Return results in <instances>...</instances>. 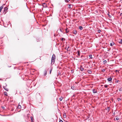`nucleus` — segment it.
I'll list each match as a JSON object with an SVG mask.
<instances>
[{"label":"nucleus","instance_id":"f257e3e1","mask_svg":"<svg viewBox=\"0 0 122 122\" xmlns=\"http://www.w3.org/2000/svg\"><path fill=\"white\" fill-rule=\"evenodd\" d=\"M56 59V56L55 54H53L52 56V58L51 60V64H53L55 61Z\"/></svg>","mask_w":122,"mask_h":122},{"label":"nucleus","instance_id":"f03ea898","mask_svg":"<svg viewBox=\"0 0 122 122\" xmlns=\"http://www.w3.org/2000/svg\"><path fill=\"white\" fill-rule=\"evenodd\" d=\"M8 9V8L7 7H5L4 8V10L3 13L4 14H5L7 12V11Z\"/></svg>","mask_w":122,"mask_h":122},{"label":"nucleus","instance_id":"7ed1b4c3","mask_svg":"<svg viewBox=\"0 0 122 122\" xmlns=\"http://www.w3.org/2000/svg\"><path fill=\"white\" fill-rule=\"evenodd\" d=\"M80 70L81 71H83L84 70V68L82 67V66H80Z\"/></svg>","mask_w":122,"mask_h":122},{"label":"nucleus","instance_id":"20e7f679","mask_svg":"<svg viewBox=\"0 0 122 122\" xmlns=\"http://www.w3.org/2000/svg\"><path fill=\"white\" fill-rule=\"evenodd\" d=\"M3 88L5 90L7 91H9L8 89L7 88L6 86H4L3 87Z\"/></svg>","mask_w":122,"mask_h":122},{"label":"nucleus","instance_id":"39448f33","mask_svg":"<svg viewBox=\"0 0 122 122\" xmlns=\"http://www.w3.org/2000/svg\"><path fill=\"white\" fill-rule=\"evenodd\" d=\"M93 93H97V91L95 89H93Z\"/></svg>","mask_w":122,"mask_h":122},{"label":"nucleus","instance_id":"423d86ee","mask_svg":"<svg viewBox=\"0 0 122 122\" xmlns=\"http://www.w3.org/2000/svg\"><path fill=\"white\" fill-rule=\"evenodd\" d=\"M112 78L111 77H110L109 78H108L107 79V80L108 81H112Z\"/></svg>","mask_w":122,"mask_h":122},{"label":"nucleus","instance_id":"0eeeda50","mask_svg":"<svg viewBox=\"0 0 122 122\" xmlns=\"http://www.w3.org/2000/svg\"><path fill=\"white\" fill-rule=\"evenodd\" d=\"M77 55L79 57L80 55V51L79 50L77 51Z\"/></svg>","mask_w":122,"mask_h":122},{"label":"nucleus","instance_id":"6e6552de","mask_svg":"<svg viewBox=\"0 0 122 122\" xmlns=\"http://www.w3.org/2000/svg\"><path fill=\"white\" fill-rule=\"evenodd\" d=\"M115 44L113 42H112V43H111L110 44V46H113V45Z\"/></svg>","mask_w":122,"mask_h":122},{"label":"nucleus","instance_id":"1a4fd4ad","mask_svg":"<svg viewBox=\"0 0 122 122\" xmlns=\"http://www.w3.org/2000/svg\"><path fill=\"white\" fill-rule=\"evenodd\" d=\"M71 88L73 90H75L76 89V87L74 86H72L71 87Z\"/></svg>","mask_w":122,"mask_h":122},{"label":"nucleus","instance_id":"9d476101","mask_svg":"<svg viewBox=\"0 0 122 122\" xmlns=\"http://www.w3.org/2000/svg\"><path fill=\"white\" fill-rule=\"evenodd\" d=\"M3 6L2 5L0 7V12L1 11L2 9H3Z\"/></svg>","mask_w":122,"mask_h":122},{"label":"nucleus","instance_id":"9b49d317","mask_svg":"<svg viewBox=\"0 0 122 122\" xmlns=\"http://www.w3.org/2000/svg\"><path fill=\"white\" fill-rule=\"evenodd\" d=\"M73 33L74 34L76 35L77 34V31L76 30H74Z\"/></svg>","mask_w":122,"mask_h":122},{"label":"nucleus","instance_id":"f8f14e48","mask_svg":"<svg viewBox=\"0 0 122 122\" xmlns=\"http://www.w3.org/2000/svg\"><path fill=\"white\" fill-rule=\"evenodd\" d=\"M47 71H46V70H45V73H44V76H46V75L47 74Z\"/></svg>","mask_w":122,"mask_h":122},{"label":"nucleus","instance_id":"ddd939ff","mask_svg":"<svg viewBox=\"0 0 122 122\" xmlns=\"http://www.w3.org/2000/svg\"><path fill=\"white\" fill-rule=\"evenodd\" d=\"M87 72L89 73V74H91L92 73V71H91L90 70H88L87 71Z\"/></svg>","mask_w":122,"mask_h":122},{"label":"nucleus","instance_id":"4468645a","mask_svg":"<svg viewBox=\"0 0 122 122\" xmlns=\"http://www.w3.org/2000/svg\"><path fill=\"white\" fill-rule=\"evenodd\" d=\"M4 95H6V96H8V95L7 94V92H4Z\"/></svg>","mask_w":122,"mask_h":122},{"label":"nucleus","instance_id":"2eb2a0df","mask_svg":"<svg viewBox=\"0 0 122 122\" xmlns=\"http://www.w3.org/2000/svg\"><path fill=\"white\" fill-rule=\"evenodd\" d=\"M66 33H67L69 32V30L67 28L66 29Z\"/></svg>","mask_w":122,"mask_h":122},{"label":"nucleus","instance_id":"dca6fc26","mask_svg":"<svg viewBox=\"0 0 122 122\" xmlns=\"http://www.w3.org/2000/svg\"><path fill=\"white\" fill-rule=\"evenodd\" d=\"M63 117L64 118H66V113H65L63 114Z\"/></svg>","mask_w":122,"mask_h":122},{"label":"nucleus","instance_id":"f3484780","mask_svg":"<svg viewBox=\"0 0 122 122\" xmlns=\"http://www.w3.org/2000/svg\"><path fill=\"white\" fill-rule=\"evenodd\" d=\"M79 28L80 30H81L83 28L81 26H80L79 27Z\"/></svg>","mask_w":122,"mask_h":122},{"label":"nucleus","instance_id":"a211bd4d","mask_svg":"<svg viewBox=\"0 0 122 122\" xmlns=\"http://www.w3.org/2000/svg\"><path fill=\"white\" fill-rule=\"evenodd\" d=\"M21 106L20 105H18V109H20L21 108Z\"/></svg>","mask_w":122,"mask_h":122},{"label":"nucleus","instance_id":"6ab92c4d","mask_svg":"<svg viewBox=\"0 0 122 122\" xmlns=\"http://www.w3.org/2000/svg\"><path fill=\"white\" fill-rule=\"evenodd\" d=\"M110 107H108L107 109V110H108V111L109 112L110 111Z\"/></svg>","mask_w":122,"mask_h":122},{"label":"nucleus","instance_id":"aec40b11","mask_svg":"<svg viewBox=\"0 0 122 122\" xmlns=\"http://www.w3.org/2000/svg\"><path fill=\"white\" fill-rule=\"evenodd\" d=\"M103 62V64H105L107 63V61L106 60H104V61Z\"/></svg>","mask_w":122,"mask_h":122},{"label":"nucleus","instance_id":"412c9836","mask_svg":"<svg viewBox=\"0 0 122 122\" xmlns=\"http://www.w3.org/2000/svg\"><path fill=\"white\" fill-rule=\"evenodd\" d=\"M30 118H31V122H33V119L32 117H31Z\"/></svg>","mask_w":122,"mask_h":122},{"label":"nucleus","instance_id":"4be33fe9","mask_svg":"<svg viewBox=\"0 0 122 122\" xmlns=\"http://www.w3.org/2000/svg\"><path fill=\"white\" fill-rule=\"evenodd\" d=\"M63 98V97H61L60 98H59L60 100L61 101H62Z\"/></svg>","mask_w":122,"mask_h":122},{"label":"nucleus","instance_id":"5701e85b","mask_svg":"<svg viewBox=\"0 0 122 122\" xmlns=\"http://www.w3.org/2000/svg\"><path fill=\"white\" fill-rule=\"evenodd\" d=\"M119 43L120 44H122V39H121L120 41L119 42Z\"/></svg>","mask_w":122,"mask_h":122},{"label":"nucleus","instance_id":"b1692460","mask_svg":"<svg viewBox=\"0 0 122 122\" xmlns=\"http://www.w3.org/2000/svg\"><path fill=\"white\" fill-rule=\"evenodd\" d=\"M69 47H68L67 49V51H70V49H69Z\"/></svg>","mask_w":122,"mask_h":122},{"label":"nucleus","instance_id":"393cba45","mask_svg":"<svg viewBox=\"0 0 122 122\" xmlns=\"http://www.w3.org/2000/svg\"><path fill=\"white\" fill-rule=\"evenodd\" d=\"M69 0H65V1L66 3H67Z\"/></svg>","mask_w":122,"mask_h":122},{"label":"nucleus","instance_id":"a878e982","mask_svg":"<svg viewBox=\"0 0 122 122\" xmlns=\"http://www.w3.org/2000/svg\"><path fill=\"white\" fill-rule=\"evenodd\" d=\"M71 5L69 4V6H68L69 8H71Z\"/></svg>","mask_w":122,"mask_h":122},{"label":"nucleus","instance_id":"bb28decb","mask_svg":"<svg viewBox=\"0 0 122 122\" xmlns=\"http://www.w3.org/2000/svg\"><path fill=\"white\" fill-rule=\"evenodd\" d=\"M102 71H103L104 72L105 71V70L104 69H102Z\"/></svg>","mask_w":122,"mask_h":122},{"label":"nucleus","instance_id":"cd10ccee","mask_svg":"<svg viewBox=\"0 0 122 122\" xmlns=\"http://www.w3.org/2000/svg\"><path fill=\"white\" fill-rule=\"evenodd\" d=\"M108 85H104V86L105 88H107L108 87Z\"/></svg>","mask_w":122,"mask_h":122},{"label":"nucleus","instance_id":"c85d7f7f","mask_svg":"<svg viewBox=\"0 0 122 122\" xmlns=\"http://www.w3.org/2000/svg\"><path fill=\"white\" fill-rule=\"evenodd\" d=\"M98 32V33H100V32H101V31L100 30H97Z\"/></svg>","mask_w":122,"mask_h":122},{"label":"nucleus","instance_id":"c756f323","mask_svg":"<svg viewBox=\"0 0 122 122\" xmlns=\"http://www.w3.org/2000/svg\"><path fill=\"white\" fill-rule=\"evenodd\" d=\"M89 57H90V58H92V55H90L89 56Z\"/></svg>","mask_w":122,"mask_h":122},{"label":"nucleus","instance_id":"7c9ffc66","mask_svg":"<svg viewBox=\"0 0 122 122\" xmlns=\"http://www.w3.org/2000/svg\"><path fill=\"white\" fill-rule=\"evenodd\" d=\"M119 118L118 117H117L116 118V120H119Z\"/></svg>","mask_w":122,"mask_h":122},{"label":"nucleus","instance_id":"2f4dec72","mask_svg":"<svg viewBox=\"0 0 122 122\" xmlns=\"http://www.w3.org/2000/svg\"><path fill=\"white\" fill-rule=\"evenodd\" d=\"M52 71V69H51L50 70V74H51V71Z\"/></svg>","mask_w":122,"mask_h":122},{"label":"nucleus","instance_id":"473e14b6","mask_svg":"<svg viewBox=\"0 0 122 122\" xmlns=\"http://www.w3.org/2000/svg\"><path fill=\"white\" fill-rule=\"evenodd\" d=\"M61 39V41H63V39H64V38H62Z\"/></svg>","mask_w":122,"mask_h":122},{"label":"nucleus","instance_id":"72a5a7b5","mask_svg":"<svg viewBox=\"0 0 122 122\" xmlns=\"http://www.w3.org/2000/svg\"><path fill=\"white\" fill-rule=\"evenodd\" d=\"M117 99H118V101H120V100H121V99H120V98H118Z\"/></svg>","mask_w":122,"mask_h":122},{"label":"nucleus","instance_id":"f704fd0d","mask_svg":"<svg viewBox=\"0 0 122 122\" xmlns=\"http://www.w3.org/2000/svg\"><path fill=\"white\" fill-rule=\"evenodd\" d=\"M59 122H63L62 120H59Z\"/></svg>","mask_w":122,"mask_h":122},{"label":"nucleus","instance_id":"c9c22d12","mask_svg":"<svg viewBox=\"0 0 122 122\" xmlns=\"http://www.w3.org/2000/svg\"><path fill=\"white\" fill-rule=\"evenodd\" d=\"M119 81V80H116L115 82H118Z\"/></svg>","mask_w":122,"mask_h":122},{"label":"nucleus","instance_id":"e433bc0d","mask_svg":"<svg viewBox=\"0 0 122 122\" xmlns=\"http://www.w3.org/2000/svg\"><path fill=\"white\" fill-rule=\"evenodd\" d=\"M2 108L3 109H5V107H2Z\"/></svg>","mask_w":122,"mask_h":122},{"label":"nucleus","instance_id":"4c0bfd02","mask_svg":"<svg viewBox=\"0 0 122 122\" xmlns=\"http://www.w3.org/2000/svg\"><path fill=\"white\" fill-rule=\"evenodd\" d=\"M115 114V112H114V113H113V115H114Z\"/></svg>","mask_w":122,"mask_h":122},{"label":"nucleus","instance_id":"58836bf2","mask_svg":"<svg viewBox=\"0 0 122 122\" xmlns=\"http://www.w3.org/2000/svg\"><path fill=\"white\" fill-rule=\"evenodd\" d=\"M60 31L61 32H62V30H61V29H60Z\"/></svg>","mask_w":122,"mask_h":122},{"label":"nucleus","instance_id":"ea45409f","mask_svg":"<svg viewBox=\"0 0 122 122\" xmlns=\"http://www.w3.org/2000/svg\"><path fill=\"white\" fill-rule=\"evenodd\" d=\"M46 4L45 3H44L43 4V6H44V5H45Z\"/></svg>","mask_w":122,"mask_h":122},{"label":"nucleus","instance_id":"a19ab883","mask_svg":"<svg viewBox=\"0 0 122 122\" xmlns=\"http://www.w3.org/2000/svg\"><path fill=\"white\" fill-rule=\"evenodd\" d=\"M121 88L119 89V91H121Z\"/></svg>","mask_w":122,"mask_h":122},{"label":"nucleus","instance_id":"79ce46f5","mask_svg":"<svg viewBox=\"0 0 122 122\" xmlns=\"http://www.w3.org/2000/svg\"><path fill=\"white\" fill-rule=\"evenodd\" d=\"M122 15V13H121L120 14V15Z\"/></svg>","mask_w":122,"mask_h":122},{"label":"nucleus","instance_id":"37998d69","mask_svg":"<svg viewBox=\"0 0 122 122\" xmlns=\"http://www.w3.org/2000/svg\"><path fill=\"white\" fill-rule=\"evenodd\" d=\"M71 71H72V73H73V72H74V71H72V70H71Z\"/></svg>","mask_w":122,"mask_h":122},{"label":"nucleus","instance_id":"c03bdc74","mask_svg":"<svg viewBox=\"0 0 122 122\" xmlns=\"http://www.w3.org/2000/svg\"><path fill=\"white\" fill-rule=\"evenodd\" d=\"M116 71H118L117 70H116Z\"/></svg>","mask_w":122,"mask_h":122},{"label":"nucleus","instance_id":"a18cd8bd","mask_svg":"<svg viewBox=\"0 0 122 122\" xmlns=\"http://www.w3.org/2000/svg\"><path fill=\"white\" fill-rule=\"evenodd\" d=\"M3 116H6V115H3Z\"/></svg>","mask_w":122,"mask_h":122},{"label":"nucleus","instance_id":"49530a36","mask_svg":"<svg viewBox=\"0 0 122 122\" xmlns=\"http://www.w3.org/2000/svg\"><path fill=\"white\" fill-rule=\"evenodd\" d=\"M73 96H74V95L73 96Z\"/></svg>","mask_w":122,"mask_h":122}]
</instances>
